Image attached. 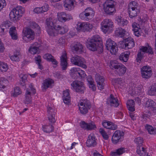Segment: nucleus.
<instances>
[{
	"mask_svg": "<svg viewBox=\"0 0 156 156\" xmlns=\"http://www.w3.org/2000/svg\"><path fill=\"white\" fill-rule=\"evenodd\" d=\"M86 44L87 48L93 51H97L99 48H101L103 46L101 39L98 35H94L87 40Z\"/></svg>",
	"mask_w": 156,
	"mask_h": 156,
	"instance_id": "f257e3e1",
	"label": "nucleus"
},
{
	"mask_svg": "<svg viewBox=\"0 0 156 156\" xmlns=\"http://www.w3.org/2000/svg\"><path fill=\"white\" fill-rule=\"evenodd\" d=\"M25 11L24 8L21 6H17L13 9L9 14L11 20L13 21H17Z\"/></svg>",
	"mask_w": 156,
	"mask_h": 156,
	"instance_id": "f03ea898",
	"label": "nucleus"
},
{
	"mask_svg": "<svg viewBox=\"0 0 156 156\" xmlns=\"http://www.w3.org/2000/svg\"><path fill=\"white\" fill-rule=\"evenodd\" d=\"M115 2L112 0H107L103 4V9L107 14L112 15L115 13Z\"/></svg>",
	"mask_w": 156,
	"mask_h": 156,
	"instance_id": "7ed1b4c3",
	"label": "nucleus"
},
{
	"mask_svg": "<svg viewBox=\"0 0 156 156\" xmlns=\"http://www.w3.org/2000/svg\"><path fill=\"white\" fill-rule=\"evenodd\" d=\"M110 67L112 69H116V72L119 76L123 75L126 70V68L123 65L120 63H115L112 61L110 62Z\"/></svg>",
	"mask_w": 156,
	"mask_h": 156,
	"instance_id": "20e7f679",
	"label": "nucleus"
},
{
	"mask_svg": "<svg viewBox=\"0 0 156 156\" xmlns=\"http://www.w3.org/2000/svg\"><path fill=\"white\" fill-rule=\"evenodd\" d=\"M71 89L81 94H83L85 90L83 83L80 81H74L71 83Z\"/></svg>",
	"mask_w": 156,
	"mask_h": 156,
	"instance_id": "39448f33",
	"label": "nucleus"
},
{
	"mask_svg": "<svg viewBox=\"0 0 156 156\" xmlns=\"http://www.w3.org/2000/svg\"><path fill=\"white\" fill-rule=\"evenodd\" d=\"M80 113L83 115L86 114L89 109L91 107V105L89 101L87 100L80 101L78 104Z\"/></svg>",
	"mask_w": 156,
	"mask_h": 156,
	"instance_id": "423d86ee",
	"label": "nucleus"
},
{
	"mask_svg": "<svg viewBox=\"0 0 156 156\" xmlns=\"http://www.w3.org/2000/svg\"><path fill=\"white\" fill-rule=\"evenodd\" d=\"M35 93V89L34 88L32 84H30L29 85V87L26 90L25 97V99L24 101L25 104H28L31 103V95L32 94H34Z\"/></svg>",
	"mask_w": 156,
	"mask_h": 156,
	"instance_id": "0eeeda50",
	"label": "nucleus"
},
{
	"mask_svg": "<svg viewBox=\"0 0 156 156\" xmlns=\"http://www.w3.org/2000/svg\"><path fill=\"white\" fill-rule=\"evenodd\" d=\"M101 27L102 31L104 33H106L108 31H111L113 27V22L109 19H105L101 23Z\"/></svg>",
	"mask_w": 156,
	"mask_h": 156,
	"instance_id": "6e6552de",
	"label": "nucleus"
},
{
	"mask_svg": "<svg viewBox=\"0 0 156 156\" xmlns=\"http://www.w3.org/2000/svg\"><path fill=\"white\" fill-rule=\"evenodd\" d=\"M71 61L73 64L75 65L84 69L87 68V66L85 64V61L84 59L78 55H75L72 57L71 58Z\"/></svg>",
	"mask_w": 156,
	"mask_h": 156,
	"instance_id": "1a4fd4ad",
	"label": "nucleus"
},
{
	"mask_svg": "<svg viewBox=\"0 0 156 156\" xmlns=\"http://www.w3.org/2000/svg\"><path fill=\"white\" fill-rule=\"evenodd\" d=\"M105 45L107 49L112 54L115 55L118 50L116 44L110 39L106 41Z\"/></svg>",
	"mask_w": 156,
	"mask_h": 156,
	"instance_id": "9d476101",
	"label": "nucleus"
},
{
	"mask_svg": "<svg viewBox=\"0 0 156 156\" xmlns=\"http://www.w3.org/2000/svg\"><path fill=\"white\" fill-rule=\"evenodd\" d=\"M121 47L122 48L130 49L132 48L135 45L133 39L131 37H128L120 43Z\"/></svg>",
	"mask_w": 156,
	"mask_h": 156,
	"instance_id": "9b49d317",
	"label": "nucleus"
},
{
	"mask_svg": "<svg viewBox=\"0 0 156 156\" xmlns=\"http://www.w3.org/2000/svg\"><path fill=\"white\" fill-rule=\"evenodd\" d=\"M23 33L24 35L23 36V40L29 41L33 40L34 39L35 34L34 31L31 29L28 28L26 30H23Z\"/></svg>",
	"mask_w": 156,
	"mask_h": 156,
	"instance_id": "f8f14e48",
	"label": "nucleus"
},
{
	"mask_svg": "<svg viewBox=\"0 0 156 156\" xmlns=\"http://www.w3.org/2000/svg\"><path fill=\"white\" fill-rule=\"evenodd\" d=\"M48 119L50 122L54 123L55 122V110L54 108L49 105L47 107Z\"/></svg>",
	"mask_w": 156,
	"mask_h": 156,
	"instance_id": "ddd939ff",
	"label": "nucleus"
},
{
	"mask_svg": "<svg viewBox=\"0 0 156 156\" xmlns=\"http://www.w3.org/2000/svg\"><path fill=\"white\" fill-rule=\"evenodd\" d=\"M124 133L119 130H116L113 133L112 140L113 143L116 144L122 140Z\"/></svg>",
	"mask_w": 156,
	"mask_h": 156,
	"instance_id": "4468645a",
	"label": "nucleus"
},
{
	"mask_svg": "<svg viewBox=\"0 0 156 156\" xmlns=\"http://www.w3.org/2000/svg\"><path fill=\"white\" fill-rule=\"evenodd\" d=\"M96 139L94 133L90 134L88 136L86 142V146L88 147H94L97 145Z\"/></svg>",
	"mask_w": 156,
	"mask_h": 156,
	"instance_id": "2eb2a0df",
	"label": "nucleus"
},
{
	"mask_svg": "<svg viewBox=\"0 0 156 156\" xmlns=\"http://www.w3.org/2000/svg\"><path fill=\"white\" fill-rule=\"evenodd\" d=\"M95 79L98 89L100 90L103 89L105 85L104 77L99 74H97L95 76Z\"/></svg>",
	"mask_w": 156,
	"mask_h": 156,
	"instance_id": "dca6fc26",
	"label": "nucleus"
},
{
	"mask_svg": "<svg viewBox=\"0 0 156 156\" xmlns=\"http://www.w3.org/2000/svg\"><path fill=\"white\" fill-rule=\"evenodd\" d=\"M94 12L90 8H87L80 15V17H84L87 19H91V18L94 16Z\"/></svg>",
	"mask_w": 156,
	"mask_h": 156,
	"instance_id": "f3484780",
	"label": "nucleus"
},
{
	"mask_svg": "<svg viewBox=\"0 0 156 156\" xmlns=\"http://www.w3.org/2000/svg\"><path fill=\"white\" fill-rule=\"evenodd\" d=\"M60 66L62 70L66 69L68 66L66 54L65 52L62 53L60 57Z\"/></svg>",
	"mask_w": 156,
	"mask_h": 156,
	"instance_id": "a211bd4d",
	"label": "nucleus"
},
{
	"mask_svg": "<svg viewBox=\"0 0 156 156\" xmlns=\"http://www.w3.org/2000/svg\"><path fill=\"white\" fill-rule=\"evenodd\" d=\"M102 124L105 128L112 130H115L117 128V126L115 124L112 122L107 120H104L102 122Z\"/></svg>",
	"mask_w": 156,
	"mask_h": 156,
	"instance_id": "6ab92c4d",
	"label": "nucleus"
},
{
	"mask_svg": "<svg viewBox=\"0 0 156 156\" xmlns=\"http://www.w3.org/2000/svg\"><path fill=\"white\" fill-rule=\"evenodd\" d=\"M83 47L80 42H75L72 47V50L74 52L80 54L83 52Z\"/></svg>",
	"mask_w": 156,
	"mask_h": 156,
	"instance_id": "aec40b11",
	"label": "nucleus"
},
{
	"mask_svg": "<svg viewBox=\"0 0 156 156\" xmlns=\"http://www.w3.org/2000/svg\"><path fill=\"white\" fill-rule=\"evenodd\" d=\"M145 107L148 108L150 111L156 112V105L155 103L151 99H149L146 102Z\"/></svg>",
	"mask_w": 156,
	"mask_h": 156,
	"instance_id": "412c9836",
	"label": "nucleus"
},
{
	"mask_svg": "<svg viewBox=\"0 0 156 156\" xmlns=\"http://www.w3.org/2000/svg\"><path fill=\"white\" fill-rule=\"evenodd\" d=\"M63 100L64 103L67 105L70 103V97L69 93V90H66L63 93Z\"/></svg>",
	"mask_w": 156,
	"mask_h": 156,
	"instance_id": "4be33fe9",
	"label": "nucleus"
},
{
	"mask_svg": "<svg viewBox=\"0 0 156 156\" xmlns=\"http://www.w3.org/2000/svg\"><path fill=\"white\" fill-rule=\"evenodd\" d=\"M74 0H65L64 6L66 10H71L74 8Z\"/></svg>",
	"mask_w": 156,
	"mask_h": 156,
	"instance_id": "5701e85b",
	"label": "nucleus"
},
{
	"mask_svg": "<svg viewBox=\"0 0 156 156\" xmlns=\"http://www.w3.org/2000/svg\"><path fill=\"white\" fill-rule=\"evenodd\" d=\"M108 104H110V105L115 107H118L119 103L118 102V100L114 98L113 95L111 94L109 100L108 101Z\"/></svg>",
	"mask_w": 156,
	"mask_h": 156,
	"instance_id": "b1692460",
	"label": "nucleus"
},
{
	"mask_svg": "<svg viewBox=\"0 0 156 156\" xmlns=\"http://www.w3.org/2000/svg\"><path fill=\"white\" fill-rule=\"evenodd\" d=\"M125 152L124 148H120L115 150L114 151H111L110 153L111 156H119Z\"/></svg>",
	"mask_w": 156,
	"mask_h": 156,
	"instance_id": "393cba45",
	"label": "nucleus"
},
{
	"mask_svg": "<svg viewBox=\"0 0 156 156\" xmlns=\"http://www.w3.org/2000/svg\"><path fill=\"white\" fill-rule=\"evenodd\" d=\"M79 68H73L70 69V76L73 79H77L79 77Z\"/></svg>",
	"mask_w": 156,
	"mask_h": 156,
	"instance_id": "a878e982",
	"label": "nucleus"
},
{
	"mask_svg": "<svg viewBox=\"0 0 156 156\" xmlns=\"http://www.w3.org/2000/svg\"><path fill=\"white\" fill-rule=\"evenodd\" d=\"M115 20L117 22L118 24L121 27L126 26L128 23L127 21L121 16L117 17L116 18Z\"/></svg>",
	"mask_w": 156,
	"mask_h": 156,
	"instance_id": "bb28decb",
	"label": "nucleus"
},
{
	"mask_svg": "<svg viewBox=\"0 0 156 156\" xmlns=\"http://www.w3.org/2000/svg\"><path fill=\"white\" fill-rule=\"evenodd\" d=\"M9 33L12 39L14 40H16L17 39V34L15 27H13L10 28Z\"/></svg>",
	"mask_w": 156,
	"mask_h": 156,
	"instance_id": "cd10ccee",
	"label": "nucleus"
},
{
	"mask_svg": "<svg viewBox=\"0 0 156 156\" xmlns=\"http://www.w3.org/2000/svg\"><path fill=\"white\" fill-rule=\"evenodd\" d=\"M46 30L48 34L50 36H55L58 34L57 29L55 27V26L52 28H46Z\"/></svg>",
	"mask_w": 156,
	"mask_h": 156,
	"instance_id": "c85d7f7f",
	"label": "nucleus"
},
{
	"mask_svg": "<svg viewBox=\"0 0 156 156\" xmlns=\"http://www.w3.org/2000/svg\"><path fill=\"white\" fill-rule=\"evenodd\" d=\"M129 17L131 18L136 17L137 14L140 12L139 9H128Z\"/></svg>",
	"mask_w": 156,
	"mask_h": 156,
	"instance_id": "c756f323",
	"label": "nucleus"
},
{
	"mask_svg": "<svg viewBox=\"0 0 156 156\" xmlns=\"http://www.w3.org/2000/svg\"><path fill=\"white\" fill-rule=\"evenodd\" d=\"M58 34H62L66 33L68 31V27L66 25L63 27H61L60 26H58L57 29Z\"/></svg>",
	"mask_w": 156,
	"mask_h": 156,
	"instance_id": "7c9ffc66",
	"label": "nucleus"
},
{
	"mask_svg": "<svg viewBox=\"0 0 156 156\" xmlns=\"http://www.w3.org/2000/svg\"><path fill=\"white\" fill-rule=\"evenodd\" d=\"M87 81L90 88L94 91L96 90V87L95 84H94V82L93 79L90 76H89L87 78Z\"/></svg>",
	"mask_w": 156,
	"mask_h": 156,
	"instance_id": "2f4dec72",
	"label": "nucleus"
},
{
	"mask_svg": "<svg viewBox=\"0 0 156 156\" xmlns=\"http://www.w3.org/2000/svg\"><path fill=\"white\" fill-rule=\"evenodd\" d=\"M127 107L129 111L131 112H133L135 111L134 108L135 103L132 100H129L127 102Z\"/></svg>",
	"mask_w": 156,
	"mask_h": 156,
	"instance_id": "473e14b6",
	"label": "nucleus"
},
{
	"mask_svg": "<svg viewBox=\"0 0 156 156\" xmlns=\"http://www.w3.org/2000/svg\"><path fill=\"white\" fill-rule=\"evenodd\" d=\"M129 54V52H126L122 53L119 56V59L123 62H126L128 59Z\"/></svg>",
	"mask_w": 156,
	"mask_h": 156,
	"instance_id": "72a5a7b5",
	"label": "nucleus"
},
{
	"mask_svg": "<svg viewBox=\"0 0 156 156\" xmlns=\"http://www.w3.org/2000/svg\"><path fill=\"white\" fill-rule=\"evenodd\" d=\"M53 82V81L50 79H45L43 83V88L46 89L48 87H51V84Z\"/></svg>",
	"mask_w": 156,
	"mask_h": 156,
	"instance_id": "f704fd0d",
	"label": "nucleus"
},
{
	"mask_svg": "<svg viewBox=\"0 0 156 156\" xmlns=\"http://www.w3.org/2000/svg\"><path fill=\"white\" fill-rule=\"evenodd\" d=\"M136 152L140 156H144L146 153V151L145 150V148L142 146H138Z\"/></svg>",
	"mask_w": 156,
	"mask_h": 156,
	"instance_id": "c9c22d12",
	"label": "nucleus"
},
{
	"mask_svg": "<svg viewBox=\"0 0 156 156\" xmlns=\"http://www.w3.org/2000/svg\"><path fill=\"white\" fill-rule=\"evenodd\" d=\"M140 50L144 52L148 53L149 54H153L152 48L149 46H148V48L145 46H142L140 48Z\"/></svg>",
	"mask_w": 156,
	"mask_h": 156,
	"instance_id": "e433bc0d",
	"label": "nucleus"
},
{
	"mask_svg": "<svg viewBox=\"0 0 156 156\" xmlns=\"http://www.w3.org/2000/svg\"><path fill=\"white\" fill-rule=\"evenodd\" d=\"M42 128L44 131L46 133L51 132L54 130V127L51 123H50L49 125L43 126Z\"/></svg>",
	"mask_w": 156,
	"mask_h": 156,
	"instance_id": "4c0bfd02",
	"label": "nucleus"
},
{
	"mask_svg": "<svg viewBox=\"0 0 156 156\" xmlns=\"http://www.w3.org/2000/svg\"><path fill=\"white\" fill-rule=\"evenodd\" d=\"M55 26L51 18H47L46 20L45 28L53 27Z\"/></svg>",
	"mask_w": 156,
	"mask_h": 156,
	"instance_id": "58836bf2",
	"label": "nucleus"
},
{
	"mask_svg": "<svg viewBox=\"0 0 156 156\" xmlns=\"http://www.w3.org/2000/svg\"><path fill=\"white\" fill-rule=\"evenodd\" d=\"M145 128L150 134H156V129H154L151 126L147 124L145 126Z\"/></svg>",
	"mask_w": 156,
	"mask_h": 156,
	"instance_id": "ea45409f",
	"label": "nucleus"
},
{
	"mask_svg": "<svg viewBox=\"0 0 156 156\" xmlns=\"http://www.w3.org/2000/svg\"><path fill=\"white\" fill-rule=\"evenodd\" d=\"M92 25L88 23H83V32L90 31L92 28Z\"/></svg>",
	"mask_w": 156,
	"mask_h": 156,
	"instance_id": "a19ab883",
	"label": "nucleus"
},
{
	"mask_svg": "<svg viewBox=\"0 0 156 156\" xmlns=\"http://www.w3.org/2000/svg\"><path fill=\"white\" fill-rule=\"evenodd\" d=\"M65 12H61L58 14V19L59 21L62 22H66L65 18Z\"/></svg>",
	"mask_w": 156,
	"mask_h": 156,
	"instance_id": "79ce46f5",
	"label": "nucleus"
},
{
	"mask_svg": "<svg viewBox=\"0 0 156 156\" xmlns=\"http://www.w3.org/2000/svg\"><path fill=\"white\" fill-rule=\"evenodd\" d=\"M138 4L136 2L133 1L130 2L129 5V8L130 9H139Z\"/></svg>",
	"mask_w": 156,
	"mask_h": 156,
	"instance_id": "37998d69",
	"label": "nucleus"
},
{
	"mask_svg": "<svg viewBox=\"0 0 156 156\" xmlns=\"http://www.w3.org/2000/svg\"><path fill=\"white\" fill-rule=\"evenodd\" d=\"M8 81L5 78H1L0 79V87L4 88L5 85L8 83Z\"/></svg>",
	"mask_w": 156,
	"mask_h": 156,
	"instance_id": "c03bdc74",
	"label": "nucleus"
},
{
	"mask_svg": "<svg viewBox=\"0 0 156 156\" xmlns=\"http://www.w3.org/2000/svg\"><path fill=\"white\" fill-rule=\"evenodd\" d=\"M148 94L150 95H156V87L155 84L151 87V89L148 90Z\"/></svg>",
	"mask_w": 156,
	"mask_h": 156,
	"instance_id": "a18cd8bd",
	"label": "nucleus"
},
{
	"mask_svg": "<svg viewBox=\"0 0 156 156\" xmlns=\"http://www.w3.org/2000/svg\"><path fill=\"white\" fill-rule=\"evenodd\" d=\"M0 70L2 72L6 71L8 69V66L5 63L0 61Z\"/></svg>",
	"mask_w": 156,
	"mask_h": 156,
	"instance_id": "49530a36",
	"label": "nucleus"
},
{
	"mask_svg": "<svg viewBox=\"0 0 156 156\" xmlns=\"http://www.w3.org/2000/svg\"><path fill=\"white\" fill-rule=\"evenodd\" d=\"M19 54V52H16V53H14L13 55H12L10 57L11 59L13 61H19V58L18 56Z\"/></svg>",
	"mask_w": 156,
	"mask_h": 156,
	"instance_id": "de8ad7c7",
	"label": "nucleus"
},
{
	"mask_svg": "<svg viewBox=\"0 0 156 156\" xmlns=\"http://www.w3.org/2000/svg\"><path fill=\"white\" fill-rule=\"evenodd\" d=\"M143 140V138L141 137H138L136 138L134 140V141L137 145V147L141 146L142 147V143Z\"/></svg>",
	"mask_w": 156,
	"mask_h": 156,
	"instance_id": "09e8293b",
	"label": "nucleus"
},
{
	"mask_svg": "<svg viewBox=\"0 0 156 156\" xmlns=\"http://www.w3.org/2000/svg\"><path fill=\"white\" fill-rule=\"evenodd\" d=\"M21 93V92L19 87H16L12 93V95L14 97H16L18 95L20 94Z\"/></svg>",
	"mask_w": 156,
	"mask_h": 156,
	"instance_id": "8fccbe9b",
	"label": "nucleus"
},
{
	"mask_svg": "<svg viewBox=\"0 0 156 156\" xmlns=\"http://www.w3.org/2000/svg\"><path fill=\"white\" fill-rule=\"evenodd\" d=\"M38 50V48L34 46H31L29 49L30 52L33 54H35L37 53Z\"/></svg>",
	"mask_w": 156,
	"mask_h": 156,
	"instance_id": "3c124183",
	"label": "nucleus"
},
{
	"mask_svg": "<svg viewBox=\"0 0 156 156\" xmlns=\"http://www.w3.org/2000/svg\"><path fill=\"white\" fill-rule=\"evenodd\" d=\"M20 76L21 78L20 81H21L20 84L22 86H24L26 81H27V76L26 75H21Z\"/></svg>",
	"mask_w": 156,
	"mask_h": 156,
	"instance_id": "603ef678",
	"label": "nucleus"
},
{
	"mask_svg": "<svg viewBox=\"0 0 156 156\" xmlns=\"http://www.w3.org/2000/svg\"><path fill=\"white\" fill-rule=\"evenodd\" d=\"M100 132L101 133L104 139L105 140H107L108 138V135L107 134L105 130L102 128L99 129Z\"/></svg>",
	"mask_w": 156,
	"mask_h": 156,
	"instance_id": "864d4df0",
	"label": "nucleus"
},
{
	"mask_svg": "<svg viewBox=\"0 0 156 156\" xmlns=\"http://www.w3.org/2000/svg\"><path fill=\"white\" fill-rule=\"evenodd\" d=\"M44 58L47 61L49 62L51 61V59L54 57L51 54L49 53L45 54L43 56Z\"/></svg>",
	"mask_w": 156,
	"mask_h": 156,
	"instance_id": "5fc2aeb1",
	"label": "nucleus"
},
{
	"mask_svg": "<svg viewBox=\"0 0 156 156\" xmlns=\"http://www.w3.org/2000/svg\"><path fill=\"white\" fill-rule=\"evenodd\" d=\"M152 75V72L149 71L147 73H143L141 74L142 77L146 79L149 78Z\"/></svg>",
	"mask_w": 156,
	"mask_h": 156,
	"instance_id": "6e6d98bb",
	"label": "nucleus"
},
{
	"mask_svg": "<svg viewBox=\"0 0 156 156\" xmlns=\"http://www.w3.org/2000/svg\"><path fill=\"white\" fill-rule=\"evenodd\" d=\"M30 27L32 28H36L37 31L40 32V27L39 25L35 22H33L30 24Z\"/></svg>",
	"mask_w": 156,
	"mask_h": 156,
	"instance_id": "4d7b16f0",
	"label": "nucleus"
},
{
	"mask_svg": "<svg viewBox=\"0 0 156 156\" xmlns=\"http://www.w3.org/2000/svg\"><path fill=\"white\" fill-rule=\"evenodd\" d=\"M141 74L143 73H147V72H152L151 69L149 67L147 66H144L141 68Z\"/></svg>",
	"mask_w": 156,
	"mask_h": 156,
	"instance_id": "13d9d810",
	"label": "nucleus"
},
{
	"mask_svg": "<svg viewBox=\"0 0 156 156\" xmlns=\"http://www.w3.org/2000/svg\"><path fill=\"white\" fill-rule=\"evenodd\" d=\"M87 128V130H91L95 129L96 128V126L94 123H88Z\"/></svg>",
	"mask_w": 156,
	"mask_h": 156,
	"instance_id": "bf43d9fd",
	"label": "nucleus"
},
{
	"mask_svg": "<svg viewBox=\"0 0 156 156\" xmlns=\"http://www.w3.org/2000/svg\"><path fill=\"white\" fill-rule=\"evenodd\" d=\"M143 54L141 53V51H140L138 52L137 55V57L136 59L137 62L139 63L141 62V60L143 58Z\"/></svg>",
	"mask_w": 156,
	"mask_h": 156,
	"instance_id": "052dcab7",
	"label": "nucleus"
},
{
	"mask_svg": "<svg viewBox=\"0 0 156 156\" xmlns=\"http://www.w3.org/2000/svg\"><path fill=\"white\" fill-rule=\"evenodd\" d=\"M1 27H2L3 28L5 27L6 29L5 32H6L7 31V29L10 27V23L8 21L4 22L1 25Z\"/></svg>",
	"mask_w": 156,
	"mask_h": 156,
	"instance_id": "680f3d73",
	"label": "nucleus"
},
{
	"mask_svg": "<svg viewBox=\"0 0 156 156\" xmlns=\"http://www.w3.org/2000/svg\"><path fill=\"white\" fill-rule=\"evenodd\" d=\"M88 123L85 122L84 121H82L80 123L81 127L85 129H87V128Z\"/></svg>",
	"mask_w": 156,
	"mask_h": 156,
	"instance_id": "e2e57ef3",
	"label": "nucleus"
},
{
	"mask_svg": "<svg viewBox=\"0 0 156 156\" xmlns=\"http://www.w3.org/2000/svg\"><path fill=\"white\" fill-rule=\"evenodd\" d=\"M6 5L5 0H0V11Z\"/></svg>",
	"mask_w": 156,
	"mask_h": 156,
	"instance_id": "0e129e2a",
	"label": "nucleus"
},
{
	"mask_svg": "<svg viewBox=\"0 0 156 156\" xmlns=\"http://www.w3.org/2000/svg\"><path fill=\"white\" fill-rule=\"evenodd\" d=\"M83 23H79L77 24V27L76 28L77 30L78 31H82L83 28Z\"/></svg>",
	"mask_w": 156,
	"mask_h": 156,
	"instance_id": "69168bd1",
	"label": "nucleus"
},
{
	"mask_svg": "<svg viewBox=\"0 0 156 156\" xmlns=\"http://www.w3.org/2000/svg\"><path fill=\"white\" fill-rule=\"evenodd\" d=\"M79 77H84L86 75L85 72L83 70L80 69V68H79Z\"/></svg>",
	"mask_w": 156,
	"mask_h": 156,
	"instance_id": "338daca9",
	"label": "nucleus"
},
{
	"mask_svg": "<svg viewBox=\"0 0 156 156\" xmlns=\"http://www.w3.org/2000/svg\"><path fill=\"white\" fill-rule=\"evenodd\" d=\"M119 30V31L118 32L119 36L121 37H124L125 33V31L122 28Z\"/></svg>",
	"mask_w": 156,
	"mask_h": 156,
	"instance_id": "774afa93",
	"label": "nucleus"
}]
</instances>
